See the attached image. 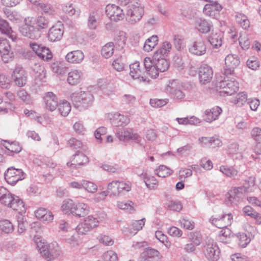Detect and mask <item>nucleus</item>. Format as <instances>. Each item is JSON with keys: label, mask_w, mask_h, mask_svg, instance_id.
Listing matches in <instances>:
<instances>
[{"label": "nucleus", "mask_w": 261, "mask_h": 261, "mask_svg": "<svg viewBox=\"0 0 261 261\" xmlns=\"http://www.w3.org/2000/svg\"><path fill=\"white\" fill-rule=\"evenodd\" d=\"M61 210L66 214H71L80 218L84 217L89 213V207L85 203H76L73 200L68 198L63 201Z\"/></svg>", "instance_id": "f257e3e1"}, {"label": "nucleus", "mask_w": 261, "mask_h": 261, "mask_svg": "<svg viewBox=\"0 0 261 261\" xmlns=\"http://www.w3.org/2000/svg\"><path fill=\"white\" fill-rule=\"evenodd\" d=\"M144 13V6L140 1L132 0L128 7L126 19L129 23L134 24L141 20Z\"/></svg>", "instance_id": "f03ea898"}, {"label": "nucleus", "mask_w": 261, "mask_h": 261, "mask_svg": "<svg viewBox=\"0 0 261 261\" xmlns=\"http://www.w3.org/2000/svg\"><path fill=\"white\" fill-rule=\"evenodd\" d=\"M71 98L74 107L86 109L92 106L94 97L90 92L81 91L72 93Z\"/></svg>", "instance_id": "7ed1b4c3"}, {"label": "nucleus", "mask_w": 261, "mask_h": 261, "mask_svg": "<svg viewBox=\"0 0 261 261\" xmlns=\"http://www.w3.org/2000/svg\"><path fill=\"white\" fill-rule=\"evenodd\" d=\"M217 87L222 90L220 91L221 95H231L239 90V83L235 79L229 80L228 76H226L223 80L217 84Z\"/></svg>", "instance_id": "20e7f679"}, {"label": "nucleus", "mask_w": 261, "mask_h": 261, "mask_svg": "<svg viewBox=\"0 0 261 261\" xmlns=\"http://www.w3.org/2000/svg\"><path fill=\"white\" fill-rule=\"evenodd\" d=\"M99 221L97 219L92 216H88L84 219V222L76 227V232L79 234H85L92 229L97 227Z\"/></svg>", "instance_id": "39448f33"}, {"label": "nucleus", "mask_w": 261, "mask_h": 261, "mask_svg": "<svg viewBox=\"0 0 261 261\" xmlns=\"http://www.w3.org/2000/svg\"><path fill=\"white\" fill-rule=\"evenodd\" d=\"M11 79L15 85L23 87L27 83L28 73L22 66H16L11 74Z\"/></svg>", "instance_id": "423d86ee"}, {"label": "nucleus", "mask_w": 261, "mask_h": 261, "mask_svg": "<svg viewBox=\"0 0 261 261\" xmlns=\"http://www.w3.org/2000/svg\"><path fill=\"white\" fill-rule=\"evenodd\" d=\"M188 51L192 55L196 56H201L205 54L206 47L204 39L201 37L196 38L189 45Z\"/></svg>", "instance_id": "0eeeda50"}, {"label": "nucleus", "mask_w": 261, "mask_h": 261, "mask_svg": "<svg viewBox=\"0 0 261 261\" xmlns=\"http://www.w3.org/2000/svg\"><path fill=\"white\" fill-rule=\"evenodd\" d=\"M240 61L238 55L229 54L225 59V66L224 67V74L226 76L233 75L234 69L240 64Z\"/></svg>", "instance_id": "6e6552de"}, {"label": "nucleus", "mask_w": 261, "mask_h": 261, "mask_svg": "<svg viewBox=\"0 0 261 261\" xmlns=\"http://www.w3.org/2000/svg\"><path fill=\"white\" fill-rule=\"evenodd\" d=\"M225 198V203L227 205H231L232 204H237L241 201L244 197L243 192V188H231L226 193Z\"/></svg>", "instance_id": "1a4fd4ad"}, {"label": "nucleus", "mask_w": 261, "mask_h": 261, "mask_svg": "<svg viewBox=\"0 0 261 261\" xmlns=\"http://www.w3.org/2000/svg\"><path fill=\"white\" fill-rule=\"evenodd\" d=\"M0 54L2 60L5 63L13 61L14 58V53L7 40L0 42Z\"/></svg>", "instance_id": "9d476101"}, {"label": "nucleus", "mask_w": 261, "mask_h": 261, "mask_svg": "<svg viewBox=\"0 0 261 261\" xmlns=\"http://www.w3.org/2000/svg\"><path fill=\"white\" fill-rule=\"evenodd\" d=\"M213 75L212 68L206 64H202L198 69V79L201 85L210 83Z\"/></svg>", "instance_id": "9b49d317"}, {"label": "nucleus", "mask_w": 261, "mask_h": 261, "mask_svg": "<svg viewBox=\"0 0 261 261\" xmlns=\"http://www.w3.org/2000/svg\"><path fill=\"white\" fill-rule=\"evenodd\" d=\"M20 31L24 36L32 39H38L42 34V32L39 31L34 24L31 25L28 23L23 24L20 28Z\"/></svg>", "instance_id": "f8f14e48"}, {"label": "nucleus", "mask_w": 261, "mask_h": 261, "mask_svg": "<svg viewBox=\"0 0 261 261\" xmlns=\"http://www.w3.org/2000/svg\"><path fill=\"white\" fill-rule=\"evenodd\" d=\"M204 1L210 2V3L204 6L203 9V13L207 16L212 18H215L216 16L218 14L219 12L222 9V6L217 1L211 0Z\"/></svg>", "instance_id": "ddd939ff"}, {"label": "nucleus", "mask_w": 261, "mask_h": 261, "mask_svg": "<svg viewBox=\"0 0 261 261\" xmlns=\"http://www.w3.org/2000/svg\"><path fill=\"white\" fill-rule=\"evenodd\" d=\"M36 245L41 255L48 260L53 259L59 255L53 252L47 243L42 242L41 240L36 242Z\"/></svg>", "instance_id": "4468645a"}, {"label": "nucleus", "mask_w": 261, "mask_h": 261, "mask_svg": "<svg viewBox=\"0 0 261 261\" xmlns=\"http://www.w3.org/2000/svg\"><path fill=\"white\" fill-rule=\"evenodd\" d=\"M106 12L111 20L115 21L122 20L124 17L123 10L119 7L114 4L107 5Z\"/></svg>", "instance_id": "2eb2a0df"}, {"label": "nucleus", "mask_w": 261, "mask_h": 261, "mask_svg": "<svg viewBox=\"0 0 261 261\" xmlns=\"http://www.w3.org/2000/svg\"><path fill=\"white\" fill-rule=\"evenodd\" d=\"M154 60V64L155 69L156 70V77L159 76V72H163L166 71L169 67V62L163 57V55L160 54H156L154 53L153 56Z\"/></svg>", "instance_id": "dca6fc26"}, {"label": "nucleus", "mask_w": 261, "mask_h": 261, "mask_svg": "<svg viewBox=\"0 0 261 261\" xmlns=\"http://www.w3.org/2000/svg\"><path fill=\"white\" fill-rule=\"evenodd\" d=\"M63 33V25L61 23L56 24L49 29L47 37L51 42L58 41L62 39Z\"/></svg>", "instance_id": "f3484780"}, {"label": "nucleus", "mask_w": 261, "mask_h": 261, "mask_svg": "<svg viewBox=\"0 0 261 261\" xmlns=\"http://www.w3.org/2000/svg\"><path fill=\"white\" fill-rule=\"evenodd\" d=\"M204 253L210 261H217L219 258L220 250L215 243L208 244L205 246Z\"/></svg>", "instance_id": "a211bd4d"}, {"label": "nucleus", "mask_w": 261, "mask_h": 261, "mask_svg": "<svg viewBox=\"0 0 261 261\" xmlns=\"http://www.w3.org/2000/svg\"><path fill=\"white\" fill-rule=\"evenodd\" d=\"M43 99L46 110L53 112L56 109L59 104L58 98L52 92H48L45 93Z\"/></svg>", "instance_id": "6ab92c4d"}, {"label": "nucleus", "mask_w": 261, "mask_h": 261, "mask_svg": "<svg viewBox=\"0 0 261 261\" xmlns=\"http://www.w3.org/2000/svg\"><path fill=\"white\" fill-rule=\"evenodd\" d=\"M11 178H15V179H24L26 178V174L20 169L10 167L4 173V179Z\"/></svg>", "instance_id": "aec40b11"}, {"label": "nucleus", "mask_w": 261, "mask_h": 261, "mask_svg": "<svg viewBox=\"0 0 261 261\" xmlns=\"http://www.w3.org/2000/svg\"><path fill=\"white\" fill-rule=\"evenodd\" d=\"M84 55L81 50H75L69 52L65 56L66 61L72 64H78L82 62Z\"/></svg>", "instance_id": "412c9836"}, {"label": "nucleus", "mask_w": 261, "mask_h": 261, "mask_svg": "<svg viewBox=\"0 0 261 261\" xmlns=\"http://www.w3.org/2000/svg\"><path fill=\"white\" fill-rule=\"evenodd\" d=\"M199 141L204 145H208L210 147H219L222 145L221 140L217 136L212 137H201Z\"/></svg>", "instance_id": "4be33fe9"}, {"label": "nucleus", "mask_w": 261, "mask_h": 261, "mask_svg": "<svg viewBox=\"0 0 261 261\" xmlns=\"http://www.w3.org/2000/svg\"><path fill=\"white\" fill-rule=\"evenodd\" d=\"M223 39V34L221 32L212 33L208 37L207 40L214 48H218L221 46Z\"/></svg>", "instance_id": "5701e85b"}, {"label": "nucleus", "mask_w": 261, "mask_h": 261, "mask_svg": "<svg viewBox=\"0 0 261 261\" xmlns=\"http://www.w3.org/2000/svg\"><path fill=\"white\" fill-rule=\"evenodd\" d=\"M71 166H74V167H78L88 163L89 159L85 154L80 150H77L73 155V158L71 160Z\"/></svg>", "instance_id": "b1692460"}, {"label": "nucleus", "mask_w": 261, "mask_h": 261, "mask_svg": "<svg viewBox=\"0 0 261 261\" xmlns=\"http://www.w3.org/2000/svg\"><path fill=\"white\" fill-rule=\"evenodd\" d=\"M130 75L134 79H140L143 81H146V78L143 76L144 73L140 68V63L139 62L129 65Z\"/></svg>", "instance_id": "393cba45"}, {"label": "nucleus", "mask_w": 261, "mask_h": 261, "mask_svg": "<svg viewBox=\"0 0 261 261\" xmlns=\"http://www.w3.org/2000/svg\"><path fill=\"white\" fill-rule=\"evenodd\" d=\"M144 65L146 72L151 78H156V70L155 69L154 60L150 58L146 57L144 60Z\"/></svg>", "instance_id": "a878e982"}, {"label": "nucleus", "mask_w": 261, "mask_h": 261, "mask_svg": "<svg viewBox=\"0 0 261 261\" xmlns=\"http://www.w3.org/2000/svg\"><path fill=\"white\" fill-rule=\"evenodd\" d=\"M0 202L8 207L11 204L14 195H12L6 188H0Z\"/></svg>", "instance_id": "bb28decb"}, {"label": "nucleus", "mask_w": 261, "mask_h": 261, "mask_svg": "<svg viewBox=\"0 0 261 261\" xmlns=\"http://www.w3.org/2000/svg\"><path fill=\"white\" fill-rule=\"evenodd\" d=\"M3 142H6L9 144V146L3 144V146L10 152V153H8V155H13L14 153H18L22 150L21 146L20 145L19 143L16 141L10 142L8 140H1V145L3 144Z\"/></svg>", "instance_id": "cd10ccee"}, {"label": "nucleus", "mask_w": 261, "mask_h": 261, "mask_svg": "<svg viewBox=\"0 0 261 261\" xmlns=\"http://www.w3.org/2000/svg\"><path fill=\"white\" fill-rule=\"evenodd\" d=\"M117 206L130 214H133L136 211L135 203L130 200L117 201Z\"/></svg>", "instance_id": "c85d7f7f"}, {"label": "nucleus", "mask_w": 261, "mask_h": 261, "mask_svg": "<svg viewBox=\"0 0 261 261\" xmlns=\"http://www.w3.org/2000/svg\"><path fill=\"white\" fill-rule=\"evenodd\" d=\"M128 118L118 113L114 114L112 119V124L116 126H120L126 125L129 122Z\"/></svg>", "instance_id": "c756f323"}, {"label": "nucleus", "mask_w": 261, "mask_h": 261, "mask_svg": "<svg viewBox=\"0 0 261 261\" xmlns=\"http://www.w3.org/2000/svg\"><path fill=\"white\" fill-rule=\"evenodd\" d=\"M13 210L18 211L19 213L25 212L24 204L23 201L18 196H14L11 204L8 206Z\"/></svg>", "instance_id": "7c9ffc66"}, {"label": "nucleus", "mask_w": 261, "mask_h": 261, "mask_svg": "<svg viewBox=\"0 0 261 261\" xmlns=\"http://www.w3.org/2000/svg\"><path fill=\"white\" fill-rule=\"evenodd\" d=\"M65 64V63L63 61L54 60V61L51 63L50 67L53 72L62 74H64L67 69Z\"/></svg>", "instance_id": "2f4dec72"}, {"label": "nucleus", "mask_w": 261, "mask_h": 261, "mask_svg": "<svg viewBox=\"0 0 261 261\" xmlns=\"http://www.w3.org/2000/svg\"><path fill=\"white\" fill-rule=\"evenodd\" d=\"M158 42V37L156 35H152L148 38L145 42L143 49L144 51L149 52L157 45Z\"/></svg>", "instance_id": "473e14b6"}, {"label": "nucleus", "mask_w": 261, "mask_h": 261, "mask_svg": "<svg viewBox=\"0 0 261 261\" xmlns=\"http://www.w3.org/2000/svg\"><path fill=\"white\" fill-rule=\"evenodd\" d=\"M81 80V73L77 70L71 71L68 73L67 82L71 85H75L80 83Z\"/></svg>", "instance_id": "72a5a7b5"}, {"label": "nucleus", "mask_w": 261, "mask_h": 261, "mask_svg": "<svg viewBox=\"0 0 261 261\" xmlns=\"http://www.w3.org/2000/svg\"><path fill=\"white\" fill-rule=\"evenodd\" d=\"M97 12L92 11L90 12L88 16L87 25L89 29L95 30L98 25Z\"/></svg>", "instance_id": "f704fd0d"}, {"label": "nucleus", "mask_w": 261, "mask_h": 261, "mask_svg": "<svg viewBox=\"0 0 261 261\" xmlns=\"http://www.w3.org/2000/svg\"><path fill=\"white\" fill-rule=\"evenodd\" d=\"M49 20L43 16H39L35 20L33 24L42 32V30L46 29L49 27Z\"/></svg>", "instance_id": "c9c22d12"}, {"label": "nucleus", "mask_w": 261, "mask_h": 261, "mask_svg": "<svg viewBox=\"0 0 261 261\" xmlns=\"http://www.w3.org/2000/svg\"><path fill=\"white\" fill-rule=\"evenodd\" d=\"M114 44L110 42L105 45L101 49V54L106 59L110 58L114 54Z\"/></svg>", "instance_id": "e433bc0d"}, {"label": "nucleus", "mask_w": 261, "mask_h": 261, "mask_svg": "<svg viewBox=\"0 0 261 261\" xmlns=\"http://www.w3.org/2000/svg\"><path fill=\"white\" fill-rule=\"evenodd\" d=\"M160 256V252L156 249L152 248H147L141 253L140 257L143 261L148 258H153L155 257H159Z\"/></svg>", "instance_id": "4c0bfd02"}, {"label": "nucleus", "mask_w": 261, "mask_h": 261, "mask_svg": "<svg viewBox=\"0 0 261 261\" xmlns=\"http://www.w3.org/2000/svg\"><path fill=\"white\" fill-rule=\"evenodd\" d=\"M173 173V171L165 165H160L154 170V173L162 178H165Z\"/></svg>", "instance_id": "58836bf2"}, {"label": "nucleus", "mask_w": 261, "mask_h": 261, "mask_svg": "<svg viewBox=\"0 0 261 261\" xmlns=\"http://www.w3.org/2000/svg\"><path fill=\"white\" fill-rule=\"evenodd\" d=\"M231 231L230 229L226 227L222 229L219 233V239L220 242L224 243H229L232 236Z\"/></svg>", "instance_id": "ea45409f"}, {"label": "nucleus", "mask_w": 261, "mask_h": 261, "mask_svg": "<svg viewBox=\"0 0 261 261\" xmlns=\"http://www.w3.org/2000/svg\"><path fill=\"white\" fill-rule=\"evenodd\" d=\"M58 111L61 115L63 117H66L71 111V107L69 102L67 101H63L58 105Z\"/></svg>", "instance_id": "a19ab883"}, {"label": "nucleus", "mask_w": 261, "mask_h": 261, "mask_svg": "<svg viewBox=\"0 0 261 261\" xmlns=\"http://www.w3.org/2000/svg\"><path fill=\"white\" fill-rule=\"evenodd\" d=\"M197 29L202 33H207L210 32L213 25L205 19H200L197 23Z\"/></svg>", "instance_id": "79ce46f5"}, {"label": "nucleus", "mask_w": 261, "mask_h": 261, "mask_svg": "<svg viewBox=\"0 0 261 261\" xmlns=\"http://www.w3.org/2000/svg\"><path fill=\"white\" fill-rule=\"evenodd\" d=\"M119 139L120 141H127L129 140H134L139 141L138 138H140L137 134H134L128 130L121 131V134L118 133Z\"/></svg>", "instance_id": "37998d69"}, {"label": "nucleus", "mask_w": 261, "mask_h": 261, "mask_svg": "<svg viewBox=\"0 0 261 261\" xmlns=\"http://www.w3.org/2000/svg\"><path fill=\"white\" fill-rule=\"evenodd\" d=\"M174 81L170 82L169 84L173 85ZM169 92L172 97L175 99H181L185 97V93L180 89H176L169 85Z\"/></svg>", "instance_id": "c03bdc74"}, {"label": "nucleus", "mask_w": 261, "mask_h": 261, "mask_svg": "<svg viewBox=\"0 0 261 261\" xmlns=\"http://www.w3.org/2000/svg\"><path fill=\"white\" fill-rule=\"evenodd\" d=\"M145 218H142L139 220H133L131 222V226L133 230L130 231V233L136 234L138 231L141 230L145 225Z\"/></svg>", "instance_id": "a18cd8bd"}, {"label": "nucleus", "mask_w": 261, "mask_h": 261, "mask_svg": "<svg viewBox=\"0 0 261 261\" xmlns=\"http://www.w3.org/2000/svg\"><path fill=\"white\" fill-rule=\"evenodd\" d=\"M0 229L5 233H11L13 231L14 226L12 223L8 220L0 221Z\"/></svg>", "instance_id": "49530a36"}, {"label": "nucleus", "mask_w": 261, "mask_h": 261, "mask_svg": "<svg viewBox=\"0 0 261 261\" xmlns=\"http://www.w3.org/2000/svg\"><path fill=\"white\" fill-rule=\"evenodd\" d=\"M248 100L247 94L242 92L237 95L234 99V103L238 107H241L247 102Z\"/></svg>", "instance_id": "de8ad7c7"}, {"label": "nucleus", "mask_w": 261, "mask_h": 261, "mask_svg": "<svg viewBox=\"0 0 261 261\" xmlns=\"http://www.w3.org/2000/svg\"><path fill=\"white\" fill-rule=\"evenodd\" d=\"M172 47V44L167 41H165L163 43L162 47L157 50L155 53L156 54H159L160 55H163V57H165L170 51Z\"/></svg>", "instance_id": "09e8293b"}, {"label": "nucleus", "mask_w": 261, "mask_h": 261, "mask_svg": "<svg viewBox=\"0 0 261 261\" xmlns=\"http://www.w3.org/2000/svg\"><path fill=\"white\" fill-rule=\"evenodd\" d=\"M240 45L244 49H248L251 43V41L248 36L246 34H241L239 38Z\"/></svg>", "instance_id": "8fccbe9b"}, {"label": "nucleus", "mask_w": 261, "mask_h": 261, "mask_svg": "<svg viewBox=\"0 0 261 261\" xmlns=\"http://www.w3.org/2000/svg\"><path fill=\"white\" fill-rule=\"evenodd\" d=\"M42 51L38 54V57L44 61H48L53 59V54L50 50L46 46H44Z\"/></svg>", "instance_id": "3c124183"}, {"label": "nucleus", "mask_w": 261, "mask_h": 261, "mask_svg": "<svg viewBox=\"0 0 261 261\" xmlns=\"http://www.w3.org/2000/svg\"><path fill=\"white\" fill-rule=\"evenodd\" d=\"M237 21L244 29H247L250 27V21L246 16L240 14L237 15Z\"/></svg>", "instance_id": "603ef678"}, {"label": "nucleus", "mask_w": 261, "mask_h": 261, "mask_svg": "<svg viewBox=\"0 0 261 261\" xmlns=\"http://www.w3.org/2000/svg\"><path fill=\"white\" fill-rule=\"evenodd\" d=\"M0 32L6 35L12 33V28L10 26L9 23L4 19L0 20Z\"/></svg>", "instance_id": "864d4df0"}, {"label": "nucleus", "mask_w": 261, "mask_h": 261, "mask_svg": "<svg viewBox=\"0 0 261 261\" xmlns=\"http://www.w3.org/2000/svg\"><path fill=\"white\" fill-rule=\"evenodd\" d=\"M238 244L240 246L245 248L250 243L251 239L244 233H239L238 235Z\"/></svg>", "instance_id": "5fc2aeb1"}, {"label": "nucleus", "mask_w": 261, "mask_h": 261, "mask_svg": "<svg viewBox=\"0 0 261 261\" xmlns=\"http://www.w3.org/2000/svg\"><path fill=\"white\" fill-rule=\"evenodd\" d=\"M117 181H119V180H112L110 184H109L108 186V190L107 191L109 193H111L112 194L114 195H118L120 192L119 190V187L117 184Z\"/></svg>", "instance_id": "6e6d98bb"}, {"label": "nucleus", "mask_w": 261, "mask_h": 261, "mask_svg": "<svg viewBox=\"0 0 261 261\" xmlns=\"http://www.w3.org/2000/svg\"><path fill=\"white\" fill-rule=\"evenodd\" d=\"M167 205L169 209L173 211L179 212L182 208L181 203L178 200L169 201Z\"/></svg>", "instance_id": "4d7b16f0"}, {"label": "nucleus", "mask_w": 261, "mask_h": 261, "mask_svg": "<svg viewBox=\"0 0 261 261\" xmlns=\"http://www.w3.org/2000/svg\"><path fill=\"white\" fill-rule=\"evenodd\" d=\"M104 261H118V257L116 252L112 250H109L103 254Z\"/></svg>", "instance_id": "13d9d810"}, {"label": "nucleus", "mask_w": 261, "mask_h": 261, "mask_svg": "<svg viewBox=\"0 0 261 261\" xmlns=\"http://www.w3.org/2000/svg\"><path fill=\"white\" fill-rule=\"evenodd\" d=\"M17 96L26 103H29L31 101L30 94L23 89H20L17 91Z\"/></svg>", "instance_id": "bf43d9fd"}, {"label": "nucleus", "mask_w": 261, "mask_h": 261, "mask_svg": "<svg viewBox=\"0 0 261 261\" xmlns=\"http://www.w3.org/2000/svg\"><path fill=\"white\" fill-rule=\"evenodd\" d=\"M220 171L227 177H231L237 174V171L232 167H227L222 166L220 168Z\"/></svg>", "instance_id": "052dcab7"}, {"label": "nucleus", "mask_w": 261, "mask_h": 261, "mask_svg": "<svg viewBox=\"0 0 261 261\" xmlns=\"http://www.w3.org/2000/svg\"><path fill=\"white\" fill-rule=\"evenodd\" d=\"M168 102V99H150V104L154 108H161L166 105Z\"/></svg>", "instance_id": "680f3d73"}, {"label": "nucleus", "mask_w": 261, "mask_h": 261, "mask_svg": "<svg viewBox=\"0 0 261 261\" xmlns=\"http://www.w3.org/2000/svg\"><path fill=\"white\" fill-rule=\"evenodd\" d=\"M83 181V188L87 191L91 193L95 192L97 189V186L89 180H82Z\"/></svg>", "instance_id": "e2e57ef3"}, {"label": "nucleus", "mask_w": 261, "mask_h": 261, "mask_svg": "<svg viewBox=\"0 0 261 261\" xmlns=\"http://www.w3.org/2000/svg\"><path fill=\"white\" fill-rule=\"evenodd\" d=\"M28 222L24 221L22 218H19L18 220L17 232L19 234L23 233L25 231Z\"/></svg>", "instance_id": "0e129e2a"}, {"label": "nucleus", "mask_w": 261, "mask_h": 261, "mask_svg": "<svg viewBox=\"0 0 261 261\" xmlns=\"http://www.w3.org/2000/svg\"><path fill=\"white\" fill-rule=\"evenodd\" d=\"M29 46L32 49L33 52L38 57V54L42 51L43 50V48L44 47V45L41 44H39L36 42H31L29 43Z\"/></svg>", "instance_id": "69168bd1"}, {"label": "nucleus", "mask_w": 261, "mask_h": 261, "mask_svg": "<svg viewBox=\"0 0 261 261\" xmlns=\"http://www.w3.org/2000/svg\"><path fill=\"white\" fill-rule=\"evenodd\" d=\"M189 238L195 245H199L201 242V238L199 232H191L189 235Z\"/></svg>", "instance_id": "338daca9"}, {"label": "nucleus", "mask_w": 261, "mask_h": 261, "mask_svg": "<svg viewBox=\"0 0 261 261\" xmlns=\"http://www.w3.org/2000/svg\"><path fill=\"white\" fill-rule=\"evenodd\" d=\"M67 243L72 247H76L79 245V240L78 234L75 232L70 237L66 239Z\"/></svg>", "instance_id": "774afa93"}]
</instances>
